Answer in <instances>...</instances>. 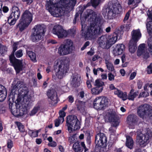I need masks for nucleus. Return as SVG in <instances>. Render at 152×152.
I'll list each match as a JSON object with an SVG mask.
<instances>
[{
	"mask_svg": "<svg viewBox=\"0 0 152 152\" xmlns=\"http://www.w3.org/2000/svg\"><path fill=\"white\" fill-rule=\"evenodd\" d=\"M89 20L91 22L89 26L86 27L81 23L82 35L86 40L94 39L103 32L101 26L103 22L102 17H97L96 13L93 12Z\"/></svg>",
	"mask_w": 152,
	"mask_h": 152,
	"instance_id": "f257e3e1",
	"label": "nucleus"
},
{
	"mask_svg": "<svg viewBox=\"0 0 152 152\" xmlns=\"http://www.w3.org/2000/svg\"><path fill=\"white\" fill-rule=\"evenodd\" d=\"M18 91V100L19 101L22 100L24 102H27L30 100L28 97L27 88L25 86L24 83L20 81L18 82L14 86L11 91V93L14 95L17 94Z\"/></svg>",
	"mask_w": 152,
	"mask_h": 152,
	"instance_id": "f03ea898",
	"label": "nucleus"
},
{
	"mask_svg": "<svg viewBox=\"0 0 152 152\" xmlns=\"http://www.w3.org/2000/svg\"><path fill=\"white\" fill-rule=\"evenodd\" d=\"M54 68L56 76L58 78L61 79L68 70V64L66 61L58 59L55 61Z\"/></svg>",
	"mask_w": 152,
	"mask_h": 152,
	"instance_id": "7ed1b4c3",
	"label": "nucleus"
},
{
	"mask_svg": "<svg viewBox=\"0 0 152 152\" xmlns=\"http://www.w3.org/2000/svg\"><path fill=\"white\" fill-rule=\"evenodd\" d=\"M56 0H49L47 1L46 7L51 15L54 17H58L62 14L63 10L61 7H58V3H56Z\"/></svg>",
	"mask_w": 152,
	"mask_h": 152,
	"instance_id": "20e7f679",
	"label": "nucleus"
},
{
	"mask_svg": "<svg viewBox=\"0 0 152 152\" xmlns=\"http://www.w3.org/2000/svg\"><path fill=\"white\" fill-rule=\"evenodd\" d=\"M34 32L31 36V39L34 42L41 39L46 31L45 26L43 25L38 24L33 28Z\"/></svg>",
	"mask_w": 152,
	"mask_h": 152,
	"instance_id": "39448f33",
	"label": "nucleus"
},
{
	"mask_svg": "<svg viewBox=\"0 0 152 152\" xmlns=\"http://www.w3.org/2000/svg\"><path fill=\"white\" fill-rule=\"evenodd\" d=\"M18 42H15L13 43V52L10 56V60L11 63L13 65L14 68L17 73L22 70L23 66V64L22 60L16 59L14 56V52L18 48Z\"/></svg>",
	"mask_w": 152,
	"mask_h": 152,
	"instance_id": "423d86ee",
	"label": "nucleus"
},
{
	"mask_svg": "<svg viewBox=\"0 0 152 152\" xmlns=\"http://www.w3.org/2000/svg\"><path fill=\"white\" fill-rule=\"evenodd\" d=\"M66 122L68 130L70 133L80 128V122L75 115H72L68 116Z\"/></svg>",
	"mask_w": 152,
	"mask_h": 152,
	"instance_id": "0eeeda50",
	"label": "nucleus"
},
{
	"mask_svg": "<svg viewBox=\"0 0 152 152\" xmlns=\"http://www.w3.org/2000/svg\"><path fill=\"white\" fill-rule=\"evenodd\" d=\"M72 42L70 40H66L65 45H61L58 48V52L61 56L66 55L70 53L74 49Z\"/></svg>",
	"mask_w": 152,
	"mask_h": 152,
	"instance_id": "6e6552de",
	"label": "nucleus"
},
{
	"mask_svg": "<svg viewBox=\"0 0 152 152\" xmlns=\"http://www.w3.org/2000/svg\"><path fill=\"white\" fill-rule=\"evenodd\" d=\"M152 137V132L149 129H148L145 134H138L137 141L141 147L145 146L149 142V140Z\"/></svg>",
	"mask_w": 152,
	"mask_h": 152,
	"instance_id": "1a4fd4ad",
	"label": "nucleus"
},
{
	"mask_svg": "<svg viewBox=\"0 0 152 152\" xmlns=\"http://www.w3.org/2000/svg\"><path fill=\"white\" fill-rule=\"evenodd\" d=\"M151 110L149 109L148 105L146 104L142 105L137 108V115L140 118L144 119L147 116L149 117Z\"/></svg>",
	"mask_w": 152,
	"mask_h": 152,
	"instance_id": "9d476101",
	"label": "nucleus"
},
{
	"mask_svg": "<svg viewBox=\"0 0 152 152\" xmlns=\"http://www.w3.org/2000/svg\"><path fill=\"white\" fill-rule=\"evenodd\" d=\"M147 14L148 17L152 20V12L148 10ZM146 27L148 34H150L152 32V21L148 22L146 24ZM148 43L149 46V51L152 55V38L148 39Z\"/></svg>",
	"mask_w": 152,
	"mask_h": 152,
	"instance_id": "9b49d317",
	"label": "nucleus"
},
{
	"mask_svg": "<svg viewBox=\"0 0 152 152\" xmlns=\"http://www.w3.org/2000/svg\"><path fill=\"white\" fill-rule=\"evenodd\" d=\"M116 113L113 110H108L105 116V120L107 122H111V124L114 126H118L119 122L115 118Z\"/></svg>",
	"mask_w": 152,
	"mask_h": 152,
	"instance_id": "f8f14e48",
	"label": "nucleus"
},
{
	"mask_svg": "<svg viewBox=\"0 0 152 152\" xmlns=\"http://www.w3.org/2000/svg\"><path fill=\"white\" fill-rule=\"evenodd\" d=\"M52 31L53 33L57 35L59 38L65 37L67 35L66 31L61 26L58 25H57L54 26Z\"/></svg>",
	"mask_w": 152,
	"mask_h": 152,
	"instance_id": "ddd939ff",
	"label": "nucleus"
},
{
	"mask_svg": "<svg viewBox=\"0 0 152 152\" xmlns=\"http://www.w3.org/2000/svg\"><path fill=\"white\" fill-rule=\"evenodd\" d=\"M47 95L50 104L54 105L57 103L58 97L55 90L52 89L48 90L47 92Z\"/></svg>",
	"mask_w": 152,
	"mask_h": 152,
	"instance_id": "4468645a",
	"label": "nucleus"
},
{
	"mask_svg": "<svg viewBox=\"0 0 152 152\" xmlns=\"http://www.w3.org/2000/svg\"><path fill=\"white\" fill-rule=\"evenodd\" d=\"M107 141V138L103 133H99L96 136L95 142L99 146H103L106 144Z\"/></svg>",
	"mask_w": 152,
	"mask_h": 152,
	"instance_id": "2eb2a0df",
	"label": "nucleus"
},
{
	"mask_svg": "<svg viewBox=\"0 0 152 152\" xmlns=\"http://www.w3.org/2000/svg\"><path fill=\"white\" fill-rule=\"evenodd\" d=\"M138 121L137 116L134 114L129 115L127 117V122L130 129H134L135 126L137 125Z\"/></svg>",
	"mask_w": 152,
	"mask_h": 152,
	"instance_id": "dca6fc26",
	"label": "nucleus"
},
{
	"mask_svg": "<svg viewBox=\"0 0 152 152\" xmlns=\"http://www.w3.org/2000/svg\"><path fill=\"white\" fill-rule=\"evenodd\" d=\"M80 75L77 73L73 74L71 77L70 83L74 87H77L81 83Z\"/></svg>",
	"mask_w": 152,
	"mask_h": 152,
	"instance_id": "f3484780",
	"label": "nucleus"
},
{
	"mask_svg": "<svg viewBox=\"0 0 152 152\" xmlns=\"http://www.w3.org/2000/svg\"><path fill=\"white\" fill-rule=\"evenodd\" d=\"M137 55L138 56L142 55L143 57L145 58L149 57V53L147 51L145 44H142L139 46L137 52Z\"/></svg>",
	"mask_w": 152,
	"mask_h": 152,
	"instance_id": "a211bd4d",
	"label": "nucleus"
},
{
	"mask_svg": "<svg viewBox=\"0 0 152 152\" xmlns=\"http://www.w3.org/2000/svg\"><path fill=\"white\" fill-rule=\"evenodd\" d=\"M76 0H63L61 5L66 11L72 10L75 5Z\"/></svg>",
	"mask_w": 152,
	"mask_h": 152,
	"instance_id": "6ab92c4d",
	"label": "nucleus"
},
{
	"mask_svg": "<svg viewBox=\"0 0 152 152\" xmlns=\"http://www.w3.org/2000/svg\"><path fill=\"white\" fill-rule=\"evenodd\" d=\"M73 148L75 152H82L83 149H84V152H86L88 150L83 142H82L80 144L78 142H75L73 145Z\"/></svg>",
	"mask_w": 152,
	"mask_h": 152,
	"instance_id": "aec40b11",
	"label": "nucleus"
},
{
	"mask_svg": "<svg viewBox=\"0 0 152 152\" xmlns=\"http://www.w3.org/2000/svg\"><path fill=\"white\" fill-rule=\"evenodd\" d=\"M33 15L29 11H25L21 16L20 20L30 23L32 20Z\"/></svg>",
	"mask_w": 152,
	"mask_h": 152,
	"instance_id": "412c9836",
	"label": "nucleus"
},
{
	"mask_svg": "<svg viewBox=\"0 0 152 152\" xmlns=\"http://www.w3.org/2000/svg\"><path fill=\"white\" fill-rule=\"evenodd\" d=\"M102 14L104 18L107 19H111L114 16L111 7L104 8L102 10Z\"/></svg>",
	"mask_w": 152,
	"mask_h": 152,
	"instance_id": "4be33fe9",
	"label": "nucleus"
},
{
	"mask_svg": "<svg viewBox=\"0 0 152 152\" xmlns=\"http://www.w3.org/2000/svg\"><path fill=\"white\" fill-rule=\"evenodd\" d=\"M11 108L12 113L15 116H22L27 113L26 111L22 109H18L15 106H12Z\"/></svg>",
	"mask_w": 152,
	"mask_h": 152,
	"instance_id": "5701e85b",
	"label": "nucleus"
},
{
	"mask_svg": "<svg viewBox=\"0 0 152 152\" xmlns=\"http://www.w3.org/2000/svg\"><path fill=\"white\" fill-rule=\"evenodd\" d=\"M132 39L130 41L137 42L141 37L142 34L140 29L134 30L131 32Z\"/></svg>",
	"mask_w": 152,
	"mask_h": 152,
	"instance_id": "b1692460",
	"label": "nucleus"
},
{
	"mask_svg": "<svg viewBox=\"0 0 152 152\" xmlns=\"http://www.w3.org/2000/svg\"><path fill=\"white\" fill-rule=\"evenodd\" d=\"M111 8L114 15L121 13L122 11V7L120 3L117 1L114 3Z\"/></svg>",
	"mask_w": 152,
	"mask_h": 152,
	"instance_id": "393cba45",
	"label": "nucleus"
},
{
	"mask_svg": "<svg viewBox=\"0 0 152 152\" xmlns=\"http://www.w3.org/2000/svg\"><path fill=\"white\" fill-rule=\"evenodd\" d=\"M98 42L100 47L103 48H108L107 45V36L104 35L99 37L98 39Z\"/></svg>",
	"mask_w": 152,
	"mask_h": 152,
	"instance_id": "a878e982",
	"label": "nucleus"
},
{
	"mask_svg": "<svg viewBox=\"0 0 152 152\" xmlns=\"http://www.w3.org/2000/svg\"><path fill=\"white\" fill-rule=\"evenodd\" d=\"M125 48V46L122 44H118L113 51V53L115 56L121 54Z\"/></svg>",
	"mask_w": 152,
	"mask_h": 152,
	"instance_id": "bb28decb",
	"label": "nucleus"
},
{
	"mask_svg": "<svg viewBox=\"0 0 152 152\" xmlns=\"http://www.w3.org/2000/svg\"><path fill=\"white\" fill-rule=\"evenodd\" d=\"M117 37L118 34L116 33H113L112 36H107V45L108 48L115 43L117 39Z\"/></svg>",
	"mask_w": 152,
	"mask_h": 152,
	"instance_id": "cd10ccee",
	"label": "nucleus"
},
{
	"mask_svg": "<svg viewBox=\"0 0 152 152\" xmlns=\"http://www.w3.org/2000/svg\"><path fill=\"white\" fill-rule=\"evenodd\" d=\"M20 15V12L19 8L15 6H13L12 8V13L10 15V18H13L18 19Z\"/></svg>",
	"mask_w": 152,
	"mask_h": 152,
	"instance_id": "c85d7f7f",
	"label": "nucleus"
},
{
	"mask_svg": "<svg viewBox=\"0 0 152 152\" xmlns=\"http://www.w3.org/2000/svg\"><path fill=\"white\" fill-rule=\"evenodd\" d=\"M7 91L4 87L0 85V102L4 101L6 97Z\"/></svg>",
	"mask_w": 152,
	"mask_h": 152,
	"instance_id": "c756f323",
	"label": "nucleus"
},
{
	"mask_svg": "<svg viewBox=\"0 0 152 152\" xmlns=\"http://www.w3.org/2000/svg\"><path fill=\"white\" fill-rule=\"evenodd\" d=\"M114 93L124 100H125L127 99V95L126 92H123L121 91L116 88L115 89Z\"/></svg>",
	"mask_w": 152,
	"mask_h": 152,
	"instance_id": "7c9ffc66",
	"label": "nucleus"
},
{
	"mask_svg": "<svg viewBox=\"0 0 152 152\" xmlns=\"http://www.w3.org/2000/svg\"><path fill=\"white\" fill-rule=\"evenodd\" d=\"M29 24L28 23L20 20L19 23L18 25L20 31H22L28 27Z\"/></svg>",
	"mask_w": 152,
	"mask_h": 152,
	"instance_id": "2f4dec72",
	"label": "nucleus"
},
{
	"mask_svg": "<svg viewBox=\"0 0 152 152\" xmlns=\"http://www.w3.org/2000/svg\"><path fill=\"white\" fill-rule=\"evenodd\" d=\"M137 42L130 41L129 43V50L132 53H134L137 49Z\"/></svg>",
	"mask_w": 152,
	"mask_h": 152,
	"instance_id": "473e14b6",
	"label": "nucleus"
},
{
	"mask_svg": "<svg viewBox=\"0 0 152 152\" xmlns=\"http://www.w3.org/2000/svg\"><path fill=\"white\" fill-rule=\"evenodd\" d=\"M142 0H127V4L132 5V9H134L138 6L139 3H140Z\"/></svg>",
	"mask_w": 152,
	"mask_h": 152,
	"instance_id": "72a5a7b5",
	"label": "nucleus"
},
{
	"mask_svg": "<svg viewBox=\"0 0 152 152\" xmlns=\"http://www.w3.org/2000/svg\"><path fill=\"white\" fill-rule=\"evenodd\" d=\"M126 146L130 149H132L134 144L132 139L129 136H126Z\"/></svg>",
	"mask_w": 152,
	"mask_h": 152,
	"instance_id": "f704fd0d",
	"label": "nucleus"
},
{
	"mask_svg": "<svg viewBox=\"0 0 152 152\" xmlns=\"http://www.w3.org/2000/svg\"><path fill=\"white\" fill-rule=\"evenodd\" d=\"M99 100V97H96L94 102V107L96 110L101 109H102Z\"/></svg>",
	"mask_w": 152,
	"mask_h": 152,
	"instance_id": "c9c22d12",
	"label": "nucleus"
},
{
	"mask_svg": "<svg viewBox=\"0 0 152 152\" xmlns=\"http://www.w3.org/2000/svg\"><path fill=\"white\" fill-rule=\"evenodd\" d=\"M99 100L102 109L107 106L109 103V100L105 97L102 98L99 97Z\"/></svg>",
	"mask_w": 152,
	"mask_h": 152,
	"instance_id": "e433bc0d",
	"label": "nucleus"
},
{
	"mask_svg": "<svg viewBox=\"0 0 152 152\" xmlns=\"http://www.w3.org/2000/svg\"><path fill=\"white\" fill-rule=\"evenodd\" d=\"M134 90L132 89L129 93L127 98L130 100H133L134 98L138 95V92H134Z\"/></svg>",
	"mask_w": 152,
	"mask_h": 152,
	"instance_id": "4c0bfd02",
	"label": "nucleus"
},
{
	"mask_svg": "<svg viewBox=\"0 0 152 152\" xmlns=\"http://www.w3.org/2000/svg\"><path fill=\"white\" fill-rule=\"evenodd\" d=\"M105 63L107 68L109 72L115 71L114 66L111 62L107 60H105Z\"/></svg>",
	"mask_w": 152,
	"mask_h": 152,
	"instance_id": "58836bf2",
	"label": "nucleus"
},
{
	"mask_svg": "<svg viewBox=\"0 0 152 152\" xmlns=\"http://www.w3.org/2000/svg\"><path fill=\"white\" fill-rule=\"evenodd\" d=\"M117 126H114L112 124V126L109 128V131L110 134V138L111 139L115 138V133L116 127Z\"/></svg>",
	"mask_w": 152,
	"mask_h": 152,
	"instance_id": "ea45409f",
	"label": "nucleus"
},
{
	"mask_svg": "<svg viewBox=\"0 0 152 152\" xmlns=\"http://www.w3.org/2000/svg\"><path fill=\"white\" fill-rule=\"evenodd\" d=\"M102 90V88H98L96 87L91 89V93L94 95H96L101 93Z\"/></svg>",
	"mask_w": 152,
	"mask_h": 152,
	"instance_id": "a19ab883",
	"label": "nucleus"
},
{
	"mask_svg": "<svg viewBox=\"0 0 152 152\" xmlns=\"http://www.w3.org/2000/svg\"><path fill=\"white\" fill-rule=\"evenodd\" d=\"M27 53L31 60L34 62L36 61V56L35 53L31 51H27Z\"/></svg>",
	"mask_w": 152,
	"mask_h": 152,
	"instance_id": "79ce46f5",
	"label": "nucleus"
},
{
	"mask_svg": "<svg viewBox=\"0 0 152 152\" xmlns=\"http://www.w3.org/2000/svg\"><path fill=\"white\" fill-rule=\"evenodd\" d=\"M39 132V130H29L28 131V134L31 137H36L38 136V133Z\"/></svg>",
	"mask_w": 152,
	"mask_h": 152,
	"instance_id": "37998d69",
	"label": "nucleus"
},
{
	"mask_svg": "<svg viewBox=\"0 0 152 152\" xmlns=\"http://www.w3.org/2000/svg\"><path fill=\"white\" fill-rule=\"evenodd\" d=\"M17 124L19 130L21 132H23L24 135H26L27 133L25 131L24 126L21 123L19 122H17Z\"/></svg>",
	"mask_w": 152,
	"mask_h": 152,
	"instance_id": "c03bdc74",
	"label": "nucleus"
},
{
	"mask_svg": "<svg viewBox=\"0 0 152 152\" xmlns=\"http://www.w3.org/2000/svg\"><path fill=\"white\" fill-rule=\"evenodd\" d=\"M104 83L101 80L97 79L94 83V85L98 88H102V87L104 85Z\"/></svg>",
	"mask_w": 152,
	"mask_h": 152,
	"instance_id": "a18cd8bd",
	"label": "nucleus"
},
{
	"mask_svg": "<svg viewBox=\"0 0 152 152\" xmlns=\"http://www.w3.org/2000/svg\"><path fill=\"white\" fill-rule=\"evenodd\" d=\"M59 116L58 117L61 122H64V118L66 116V113L64 111L62 110H60L59 112Z\"/></svg>",
	"mask_w": 152,
	"mask_h": 152,
	"instance_id": "49530a36",
	"label": "nucleus"
},
{
	"mask_svg": "<svg viewBox=\"0 0 152 152\" xmlns=\"http://www.w3.org/2000/svg\"><path fill=\"white\" fill-rule=\"evenodd\" d=\"M77 139L76 134H75L70 136L69 138V141L70 143H72L76 141Z\"/></svg>",
	"mask_w": 152,
	"mask_h": 152,
	"instance_id": "de8ad7c7",
	"label": "nucleus"
},
{
	"mask_svg": "<svg viewBox=\"0 0 152 152\" xmlns=\"http://www.w3.org/2000/svg\"><path fill=\"white\" fill-rule=\"evenodd\" d=\"M18 19H16L15 18H10V16L9 17L8 21V23L10 25H13L15 24L16 20Z\"/></svg>",
	"mask_w": 152,
	"mask_h": 152,
	"instance_id": "09e8293b",
	"label": "nucleus"
},
{
	"mask_svg": "<svg viewBox=\"0 0 152 152\" xmlns=\"http://www.w3.org/2000/svg\"><path fill=\"white\" fill-rule=\"evenodd\" d=\"M131 26V25L130 24L126 25L125 26H121V30L123 31H128Z\"/></svg>",
	"mask_w": 152,
	"mask_h": 152,
	"instance_id": "8fccbe9b",
	"label": "nucleus"
},
{
	"mask_svg": "<svg viewBox=\"0 0 152 152\" xmlns=\"http://www.w3.org/2000/svg\"><path fill=\"white\" fill-rule=\"evenodd\" d=\"M23 55V53L22 50H19L15 53V55L16 57L19 58L21 57Z\"/></svg>",
	"mask_w": 152,
	"mask_h": 152,
	"instance_id": "3c124183",
	"label": "nucleus"
},
{
	"mask_svg": "<svg viewBox=\"0 0 152 152\" xmlns=\"http://www.w3.org/2000/svg\"><path fill=\"white\" fill-rule=\"evenodd\" d=\"M94 80L92 78H91L90 79V80H88L86 82V84L88 88H90L92 87V85L91 84V82H94Z\"/></svg>",
	"mask_w": 152,
	"mask_h": 152,
	"instance_id": "603ef678",
	"label": "nucleus"
},
{
	"mask_svg": "<svg viewBox=\"0 0 152 152\" xmlns=\"http://www.w3.org/2000/svg\"><path fill=\"white\" fill-rule=\"evenodd\" d=\"M38 110V108L37 107H34L30 113V116H32L35 115L37 113Z\"/></svg>",
	"mask_w": 152,
	"mask_h": 152,
	"instance_id": "864d4df0",
	"label": "nucleus"
},
{
	"mask_svg": "<svg viewBox=\"0 0 152 152\" xmlns=\"http://www.w3.org/2000/svg\"><path fill=\"white\" fill-rule=\"evenodd\" d=\"M149 95V94L148 92H143L140 94L139 97H146L148 96Z\"/></svg>",
	"mask_w": 152,
	"mask_h": 152,
	"instance_id": "5fc2aeb1",
	"label": "nucleus"
},
{
	"mask_svg": "<svg viewBox=\"0 0 152 152\" xmlns=\"http://www.w3.org/2000/svg\"><path fill=\"white\" fill-rule=\"evenodd\" d=\"M58 118V119L55 121V124L56 126L58 127L59 126L60 124L62 123L63 122H61V121Z\"/></svg>",
	"mask_w": 152,
	"mask_h": 152,
	"instance_id": "6e6d98bb",
	"label": "nucleus"
},
{
	"mask_svg": "<svg viewBox=\"0 0 152 152\" xmlns=\"http://www.w3.org/2000/svg\"><path fill=\"white\" fill-rule=\"evenodd\" d=\"M7 50V48L5 46H2L1 45V53H0V54H2L6 52Z\"/></svg>",
	"mask_w": 152,
	"mask_h": 152,
	"instance_id": "4d7b16f0",
	"label": "nucleus"
},
{
	"mask_svg": "<svg viewBox=\"0 0 152 152\" xmlns=\"http://www.w3.org/2000/svg\"><path fill=\"white\" fill-rule=\"evenodd\" d=\"M108 77L109 80L110 81L113 80L114 79V76L111 73L108 74Z\"/></svg>",
	"mask_w": 152,
	"mask_h": 152,
	"instance_id": "13d9d810",
	"label": "nucleus"
},
{
	"mask_svg": "<svg viewBox=\"0 0 152 152\" xmlns=\"http://www.w3.org/2000/svg\"><path fill=\"white\" fill-rule=\"evenodd\" d=\"M12 141L11 140H8L7 142V147L9 148H11L13 146Z\"/></svg>",
	"mask_w": 152,
	"mask_h": 152,
	"instance_id": "bf43d9fd",
	"label": "nucleus"
},
{
	"mask_svg": "<svg viewBox=\"0 0 152 152\" xmlns=\"http://www.w3.org/2000/svg\"><path fill=\"white\" fill-rule=\"evenodd\" d=\"M136 75V73L135 72H134L132 73L130 76L129 77V80H132L134 79Z\"/></svg>",
	"mask_w": 152,
	"mask_h": 152,
	"instance_id": "052dcab7",
	"label": "nucleus"
},
{
	"mask_svg": "<svg viewBox=\"0 0 152 152\" xmlns=\"http://www.w3.org/2000/svg\"><path fill=\"white\" fill-rule=\"evenodd\" d=\"M48 145L51 147H55L56 145V143L54 141L48 143Z\"/></svg>",
	"mask_w": 152,
	"mask_h": 152,
	"instance_id": "680f3d73",
	"label": "nucleus"
},
{
	"mask_svg": "<svg viewBox=\"0 0 152 152\" xmlns=\"http://www.w3.org/2000/svg\"><path fill=\"white\" fill-rule=\"evenodd\" d=\"M89 44L90 42L89 41H87L84 44L82 48H81V50H83L87 46H88L89 45Z\"/></svg>",
	"mask_w": 152,
	"mask_h": 152,
	"instance_id": "e2e57ef3",
	"label": "nucleus"
},
{
	"mask_svg": "<svg viewBox=\"0 0 152 152\" xmlns=\"http://www.w3.org/2000/svg\"><path fill=\"white\" fill-rule=\"evenodd\" d=\"M68 101L71 103H72L74 101V97L72 96H69L68 97Z\"/></svg>",
	"mask_w": 152,
	"mask_h": 152,
	"instance_id": "0e129e2a",
	"label": "nucleus"
},
{
	"mask_svg": "<svg viewBox=\"0 0 152 152\" xmlns=\"http://www.w3.org/2000/svg\"><path fill=\"white\" fill-rule=\"evenodd\" d=\"M151 65V64H150V65L148 67V69L147 70V72L149 74L152 73Z\"/></svg>",
	"mask_w": 152,
	"mask_h": 152,
	"instance_id": "69168bd1",
	"label": "nucleus"
},
{
	"mask_svg": "<svg viewBox=\"0 0 152 152\" xmlns=\"http://www.w3.org/2000/svg\"><path fill=\"white\" fill-rule=\"evenodd\" d=\"M2 29L5 31H6L8 29V25L5 24L3 26Z\"/></svg>",
	"mask_w": 152,
	"mask_h": 152,
	"instance_id": "338daca9",
	"label": "nucleus"
},
{
	"mask_svg": "<svg viewBox=\"0 0 152 152\" xmlns=\"http://www.w3.org/2000/svg\"><path fill=\"white\" fill-rule=\"evenodd\" d=\"M63 91L64 92H67L69 91V88L67 86H64L63 88Z\"/></svg>",
	"mask_w": 152,
	"mask_h": 152,
	"instance_id": "774afa93",
	"label": "nucleus"
}]
</instances>
